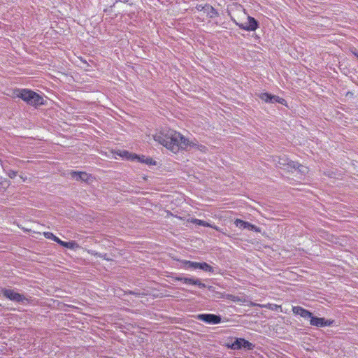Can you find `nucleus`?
Here are the masks:
<instances>
[{
  "mask_svg": "<svg viewBox=\"0 0 358 358\" xmlns=\"http://www.w3.org/2000/svg\"><path fill=\"white\" fill-rule=\"evenodd\" d=\"M154 140L173 153L185 150L188 146L196 149L200 143L196 140L189 141L180 133L164 129L154 135Z\"/></svg>",
  "mask_w": 358,
  "mask_h": 358,
  "instance_id": "nucleus-1",
  "label": "nucleus"
},
{
  "mask_svg": "<svg viewBox=\"0 0 358 358\" xmlns=\"http://www.w3.org/2000/svg\"><path fill=\"white\" fill-rule=\"evenodd\" d=\"M13 93L16 97L21 99L27 105L35 108L45 105V103L43 97L31 89L16 88Z\"/></svg>",
  "mask_w": 358,
  "mask_h": 358,
  "instance_id": "nucleus-2",
  "label": "nucleus"
},
{
  "mask_svg": "<svg viewBox=\"0 0 358 358\" xmlns=\"http://www.w3.org/2000/svg\"><path fill=\"white\" fill-rule=\"evenodd\" d=\"M181 263L180 267L182 268L189 270H201L206 273H208L210 274H219L220 273V268L218 266H212L206 262H192L189 260L182 259L180 260Z\"/></svg>",
  "mask_w": 358,
  "mask_h": 358,
  "instance_id": "nucleus-3",
  "label": "nucleus"
},
{
  "mask_svg": "<svg viewBox=\"0 0 358 358\" xmlns=\"http://www.w3.org/2000/svg\"><path fill=\"white\" fill-rule=\"evenodd\" d=\"M0 294L15 303L22 305L30 303V299L24 294L19 293L16 289H7L0 287Z\"/></svg>",
  "mask_w": 358,
  "mask_h": 358,
  "instance_id": "nucleus-4",
  "label": "nucleus"
},
{
  "mask_svg": "<svg viewBox=\"0 0 358 358\" xmlns=\"http://www.w3.org/2000/svg\"><path fill=\"white\" fill-rule=\"evenodd\" d=\"M172 278L173 280L180 282L186 285L197 286L200 289L207 287V285L197 278L184 276L182 274H176L174 276H172Z\"/></svg>",
  "mask_w": 358,
  "mask_h": 358,
  "instance_id": "nucleus-5",
  "label": "nucleus"
},
{
  "mask_svg": "<svg viewBox=\"0 0 358 358\" xmlns=\"http://www.w3.org/2000/svg\"><path fill=\"white\" fill-rule=\"evenodd\" d=\"M233 22L241 29L247 31H255L259 27V22L255 17L248 15L245 23H239L235 19L231 18Z\"/></svg>",
  "mask_w": 358,
  "mask_h": 358,
  "instance_id": "nucleus-6",
  "label": "nucleus"
},
{
  "mask_svg": "<svg viewBox=\"0 0 358 358\" xmlns=\"http://www.w3.org/2000/svg\"><path fill=\"white\" fill-rule=\"evenodd\" d=\"M258 96L262 101L265 102L266 103H278L286 107H288L287 101L285 99L281 98L277 95L272 94L269 92H262L258 95Z\"/></svg>",
  "mask_w": 358,
  "mask_h": 358,
  "instance_id": "nucleus-7",
  "label": "nucleus"
},
{
  "mask_svg": "<svg viewBox=\"0 0 358 358\" xmlns=\"http://www.w3.org/2000/svg\"><path fill=\"white\" fill-rule=\"evenodd\" d=\"M229 348L235 350L242 349L252 350L254 349L255 345L243 338H234L229 345Z\"/></svg>",
  "mask_w": 358,
  "mask_h": 358,
  "instance_id": "nucleus-8",
  "label": "nucleus"
},
{
  "mask_svg": "<svg viewBox=\"0 0 358 358\" xmlns=\"http://www.w3.org/2000/svg\"><path fill=\"white\" fill-rule=\"evenodd\" d=\"M196 318L208 324H218L222 321L220 315L213 313H200L196 316Z\"/></svg>",
  "mask_w": 358,
  "mask_h": 358,
  "instance_id": "nucleus-9",
  "label": "nucleus"
},
{
  "mask_svg": "<svg viewBox=\"0 0 358 358\" xmlns=\"http://www.w3.org/2000/svg\"><path fill=\"white\" fill-rule=\"evenodd\" d=\"M273 161L278 168L288 171L291 170L292 167H295V166L296 165V162L290 160L285 155L276 156L274 158Z\"/></svg>",
  "mask_w": 358,
  "mask_h": 358,
  "instance_id": "nucleus-10",
  "label": "nucleus"
},
{
  "mask_svg": "<svg viewBox=\"0 0 358 358\" xmlns=\"http://www.w3.org/2000/svg\"><path fill=\"white\" fill-rule=\"evenodd\" d=\"M69 174L72 179H74L76 181L85 182L87 184L92 182L94 180V178L92 176V174L87 173L85 171H78L71 170Z\"/></svg>",
  "mask_w": 358,
  "mask_h": 358,
  "instance_id": "nucleus-11",
  "label": "nucleus"
},
{
  "mask_svg": "<svg viewBox=\"0 0 358 358\" xmlns=\"http://www.w3.org/2000/svg\"><path fill=\"white\" fill-rule=\"evenodd\" d=\"M309 323L311 326L317 327H331L335 323V320L326 319L324 317H319L315 315H312Z\"/></svg>",
  "mask_w": 358,
  "mask_h": 358,
  "instance_id": "nucleus-12",
  "label": "nucleus"
},
{
  "mask_svg": "<svg viewBox=\"0 0 358 358\" xmlns=\"http://www.w3.org/2000/svg\"><path fill=\"white\" fill-rule=\"evenodd\" d=\"M292 312L296 315H299L303 317V319H307L309 320H310L313 315V313L310 310L299 306H293Z\"/></svg>",
  "mask_w": 358,
  "mask_h": 358,
  "instance_id": "nucleus-13",
  "label": "nucleus"
},
{
  "mask_svg": "<svg viewBox=\"0 0 358 358\" xmlns=\"http://www.w3.org/2000/svg\"><path fill=\"white\" fill-rule=\"evenodd\" d=\"M292 312L296 315H299L303 317V319H307L309 320H310L313 315V313L310 310L299 306H293Z\"/></svg>",
  "mask_w": 358,
  "mask_h": 358,
  "instance_id": "nucleus-14",
  "label": "nucleus"
},
{
  "mask_svg": "<svg viewBox=\"0 0 358 358\" xmlns=\"http://www.w3.org/2000/svg\"><path fill=\"white\" fill-rule=\"evenodd\" d=\"M133 158L134 161H136L141 164H145L149 166H155L157 164L156 161L149 156L134 154Z\"/></svg>",
  "mask_w": 358,
  "mask_h": 358,
  "instance_id": "nucleus-15",
  "label": "nucleus"
},
{
  "mask_svg": "<svg viewBox=\"0 0 358 358\" xmlns=\"http://www.w3.org/2000/svg\"><path fill=\"white\" fill-rule=\"evenodd\" d=\"M204 13H206L207 16L210 18H214L219 15L218 11L208 3H206Z\"/></svg>",
  "mask_w": 358,
  "mask_h": 358,
  "instance_id": "nucleus-16",
  "label": "nucleus"
},
{
  "mask_svg": "<svg viewBox=\"0 0 358 358\" xmlns=\"http://www.w3.org/2000/svg\"><path fill=\"white\" fill-rule=\"evenodd\" d=\"M220 298L225 299L236 303H245V300L240 296L231 294H221Z\"/></svg>",
  "mask_w": 358,
  "mask_h": 358,
  "instance_id": "nucleus-17",
  "label": "nucleus"
},
{
  "mask_svg": "<svg viewBox=\"0 0 358 358\" xmlns=\"http://www.w3.org/2000/svg\"><path fill=\"white\" fill-rule=\"evenodd\" d=\"M58 244L64 248L73 250L76 247H77L78 244L75 241H64L62 240H59L58 241Z\"/></svg>",
  "mask_w": 358,
  "mask_h": 358,
  "instance_id": "nucleus-18",
  "label": "nucleus"
},
{
  "mask_svg": "<svg viewBox=\"0 0 358 358\" xmlns=\"http://www.w3.org/2000/svg\"><path fill=\"white\" fill-rule=\"evenodd\" d=\"M295 167H292V169L297 170V171L301 175L305 176L308 172V168L303 165L300 164L299 163L296 162Z\"/></svg>",
  "mask_w": 358,
  "mask_h": 358,
  "instance_id": "nucleus-19",
  "label": "nucleus"
},
{
  "mask_svg": "<svg viewBox=\"0 0 358 358\" xmlns=\"http://www.w3.org/2000/svg\"><path fill=\"white\" fill-rule=\"evenodd\" d=\"M249 223V222L241 219H236L234 221L236 227L240 229H247Z\"/></svg>",
  "mask_w": 358,
  "mask_h": 358,
  "instance_id": "nucleus-20",
  "label": "nucleus"
},
{
  "mask_svg": "<svg viewBox=\"0 0 358 358\" xmlns=\"http://www.w3.org/2000/svg\"><path fill=\"white\" fill-rule=\"evenodd\" d=\"M43 236L45 238L52 240L57 243H58V241H59L60 238L55 236L52 232L50 231H45L43 232Z\"/></svg>",
  "mask_w": 358,
  "mask_h": 358,
  "instance_id": "nucleus-21",
  "label": "nucleus"
},
{
  "mask_svg": "<svg viewBox=\"0 0 358 358\" xmlns=\"http://www.w3.org/2000/svg\"><path fill=\"white\" fill-rule=\"evenodd\" d=\"M3 171L6 173V174L10 178H15L17 176V172L16 171L10 169L8 166H3Z\"/></svg>",
  "mask_w": 358,
  "mask_h": 358,
  "instance_id": "nucleus-22",
  "label": "nucleus"
},
{
  "mask_svg": "<svg viewBox=\"0 0 358 358\" xmlns=\"http://www.w3.org/2000/svg\"><path fill=\"white\" fill-rule=\"evenodd\" d=\"M134 153H131L127 150L120 151L119 155L124 158L134 161L133 155Z\"/></svg>",
  "mask_w": 358,
  "mask_h": 358,
  "instance_id": "nucleus-23",
  "label": "nucleus"
},
{
  "mask_svg": "<svg viewBox=\"0 0 358 358\" xmlns=\"http://www.w3.org/2000/svg\"><path fill=\"white\" fill-rule=\"evenodd\" d=\"M92 254L94 255V256L97 257H100V258H101L103 259H105L106 261H110L111 260V259L108 257V255L106 253H100V252H96L92 253Z\"/></svg>",
  "mask_w": 358,
  "mask_h": 358,
  "instance_id": "nucleus-24",
  "label": "nucleus"
},
{
  "mask_svg": "<svg viewBox=\"0 0 358 358\" xmlns=\"http://www.w3.org/2000/svg\"><path fill=\"white\" fill-rule=\"evenodd\" d=\"M246 230L255 231V232H260L259 227L250 223V222L249 223L248 227Z\"/></svg>",
  "mask_w": 358,
  "mask_h": 358,
  "instance_id": "nucleus-25",
  "label": "nucleus"
},
{
  "mask_svg": "<svg viewBox=\"0 0 358 358\" xmlns=\"http://www.w3.org/2000/svg\"><path fill=\"white\" fill-rule=\"evenodd\" d=\"M127 294H132V295H134L136 296H141V295H143V294L141 293L138 290H130V291H128V292H124V295Z\"/></svg>",
  "mask_w": 358,
  "mask_h": 358,
  "instance_id": "nucleus-26",
  "label": "nucleus"
},
{
  "mask_svg": "<svg viewBox=\"0 0 358 358\" xmlns=\"http://www.w3.org/2000/svg\"><path fill=\"white\" fill-rule=\"evenodd\" d=\"M196 150H199L203 153H206L208 150V148L206 145L200 144L199 145H198Z\"/></svg>",
  "mask_w": 358,
  "mask_h": 358,
  "instance_id": "nucleus-27",
  "label": "nucleus"
},
{
  "mask_svg": "<svg viewBox=\"0 0 358 358\" xmlns=\"http://www.w3.org/2000/svg\"><path fill=\"white\" fill-rule=\"evenodd\" d=\"M201 220L197 219V218H192L190 220L191 223H193L196 225L200 226L201 225Z\"/></svg>",
  "mask_w": 358,
  "mask_h": 358,
  "instance_id": "nucleus-28",
  "label": "nucleus"
},
{
  "mask_svg": "<svg viewBox=\"0 0 358 358\" xmlns=\"http://www.w3.org/2000/svg\"><path fill=\"white\" fill-rule=\"evenodd\" d=\"M205 8H206V4H204V5L198 4L196 6V9L197 10H199V11H203L204 12Z\"/></svg>",
  "mask_w": 358,
  "mask_h": 358,
  "instance_id": "nucleus-29",
  "label": "nucleus"
},
{
  "mask_svg": "<svg viewBox=\"0 0 358 358\" xmlns=\"http://www.w3.org/2000/svg\"><path fill=\"white\" fill-rule=\"evenodd\" d=\"M200 226L205 227H213L210 224H209L208 222H206L205 220H202L201 221Z\"/></svg>",
  "mask_w": 358,
  "mask_h": 358,
  "instance_id": "nucleus-30",
  "label": "nucleus"
},
{
  "mask_svg": "<svg viewBox=\"0 0 358 358\" xmlns=\"http://www.w3.org/2000/svg\"><path fill=\"white\" fill-rule=\"evenodd\" d=\"M352 54L358 59V50L355 48L351 50Z\"/></svg>",
  "mask_w": 358,
  "mask_h": 358,
  "instance_id": "nucleus-31",
  "label": "nucleus"
},
{
  "mask_svg": "<svg viewBox=\"0 0 358 358\" xmlns=\"http://www.w3.org/2000/svg\"><path fill=\"white\" fill-rule=\"evenodd\" d=\"M118 1L123 2V3H128V4H131L130 3V0H118ZM116 2H117V1H116Z\"/></svg>",
  "mask_w": 358,
  "mask_h": 358,
  "instance_id": "nucleus-32",
  "label": "nucleus"
},
{
  "mask_svg": "<svg viewBox=\"0 0 358 358\" xmlns=\"http://www.w3.org/2000/svg\"><path fill=\"white\" fill-rule=\"evenodd\" d=\"M208 289L210 292H214L215 291V287L213 286H208Z\"/></svg>",
  "mask_w": 358,
  "mask_h": 358,
  "instance_id": "nucleus-33",
  "label": "nucleus"
},
{
  "mask_svg": "<svg viewBox=\"0 0 358 358\" xmlns=\"http://www.w3.org/2000/svg\"><path fill=\"white\" fill-rule=\"evenodd\" d=\"M20 178L23 180V181H25L27 178L26 177H24L22 176H20Z\"/></svg>",
  "mask_w": 358,
  "mask_h": 358,
  "instance_id": "nucleus-34",
  "label": "nucleus"
}]
</instances>
